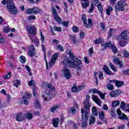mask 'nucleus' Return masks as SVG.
<instances>
[{"mask_svg":"<svg viewBox=\"0 0 129 129\" xmlns=\"http://www.w3.org/2000/svg\"><path fill=\"white\" fill-rule=\"evenodd\" d=\"M69 55L71 58V59H74V58H75V56H74V54H73V53H72V52H71V51H70L69 52Z\"/></svg>","mask_w":129,"mask_h":129,"instance_id":"obj_55","label":"nucleus"},{"mask_svg":"<svg viewBox=\"0 0 129 129\" xmlns=\"http://www.w3.org/2000/svg\"><path fill=\"white\" fill-rule=\"evenodd\" d=\"M69 37L74 44H76L77 43V40H76V37L75 35H69Z\"/></svg>","mask_w":129,"mask_h":129,"instance_id":"obj_25","label":"nucleus"},{"mask_svg":"<svg viewBox=\"0 0 129 129\" xmlns=\"http://www.w3.org/2000/svg\"><path fill=\"white\" fill-rule=\"evenodd\" d=\"M52 13V16H54L55 14L57 15L58 13H57V11H56V9L55 8L53 7L51 10Z\"/></svg>","mask_w":129,"mask_h":129,"instance_id":"obj_59","label":"nucleus"},{"mask_svg":"<svg viewBox=\"0 0 129 129\" xmlns=\"http://www.w3.org/2000/svg\"><path fill=\"white\" fill-rule=\"evenodd\" d=\"M118 44L120 47H125L127 44V42L125 41L119 40Z\"/></svg>","mask_w":129,"mask_h":129,"instance_id":"obj_27","label":"nucleus"},{"mask_svg":"<svg viewBox=\"0 0 129 129\" xmlns=\"http://www.w3.org/2000/svg\"><path fill=\"white\" fill-rule=\"evenodd\" d=\"M119 119H121V120H128V118H127V116L125 115L124 113H122V114H120L119 116L118 117Z\"/></svg>","mask_w":129,"mask_h":129,"instance_id":"obj_23","label":"nucleus"},{"mask_svg":"<svg viewBox=\"0 0 129 129\" xmlns=\"http://www.w3.org/2000/svg\"><path fill=\"white\" fill-rule=\"evenodd\" d=\"M109 67L110 68L114 71V72H116L117 71V70L116 69V67L114 65H113L112 63H109Z\"/></svg>","mask_w":129,"mask_h":129,"instance_id":"obj_37","label":"nucleus"},{"mask_svg":"<svg viewBox=\"0 0 129 129\" xmlns=\"http://www.w3.org/2000/svg\"><path fill=\"white\" fill-rule=\"evenodd\" d=\"M92 110L93 115H95V116H97V115H98V112L97 111L96 107H93Z\"/></svg>","mask_w":129,"mask_h":129,"instance_id":"obj_28","label":"nucleus"},{"mask_svg":"<svg viewBox=\"0 0 129 129\" xmlns=\"http://www.w3.org/2000/svg\"><path fill=\"white\" fill-rule=\"evenodd\" d=\"M59 55H60L59 52H56L54 54L51 59L50 61L48 63L49 67H52L53 65H55V62H56V60H58V57H59Z\"/></svg>","mask_w":129,"mask_h":129,"instance_id":"obj_7","label":"nucleus"},{"mask_svg":"<svg viewBox=\"0 0 129 129\" xmlns=\"http://www.w3.org/2000/svg\"><path fill=\"white\" fill-rule=\"evenodd\" d=\"M23 99H30L31 98V94H28L27 92L25 94V95L23 96Z\"/></svg>","mask_w":129,"mask_h":129,"instance_id":"obj_38","label":"nucleus"},{"mask_svg":"<svg viewBox=\"0 0 129 129\" xmlns=\"http://www.w3.org/2000/svg\"><path fill=\"white\" fill-rule=\"evenodd\" d=\"M20 61L22 63H25L26 62V57L23 55L20 56Z\"/></svg>","mask_w":129,"mask_h":129,"instance_id":"obj_51","label":"nucleus"},{"mask_svg":"<svg viewBox=\"0 0 129 129\" xmlns=\"http://www.w3.org/2000/svg\"><path fill=\"white\" fill-rule=\"evenodd\" d=\"M72 91H73V92H78V88L76 87V86H74L73 87Z\"/></svg>","mask_w":129,"mask_h":129,"instance_id":"obj_60","label":"nucleus"},{"mask_svg":"<svg viewBox=\"0 0 129 129\" xmlns=\"http://www.w3.org/2000/svg\"><path fill=\"white\" fill-rule=\"evenodd\" d=\"M82 20L86 28H90V27L89 26V25L87 24V19L86 15H85V14H83L82 15Z\"/></svg>","mask_w":129,"mask_h":129,"instance_id":"obj_20","label":"nucleus"},{"mask_svg":"<svg viewBox=\"0 0 129 129\" xmlns=\"http://www.w3.org/2000/svg\"><path fill=\"white\" fill-rule=\"evenodd\" d=\"M87 119H88V115H84L83 117V114L82 115V128L83 129H85L86 126H87Z\"/></svg>","mask_w":129,"mask_h":129,"instance_id":"obj_9","label":"nucleus"},{"mask_svg":"<svg viewBox=\"0 0 129 129\" xmlns=\"http://www.w3.org/2000/svg\"><path fill=\"white\" fill-rule=\"evenodd\" d=\"M107 88L108 89V90H113L114 88L113 87V85L111 84H108L107 85Z\"/></svg>","mask_w":129,"mask_h":129,"instance_id":"obj_43","label":"nucleus"},{"mask_svg":"<svg viewBox=\"0 0 129 129\" xmlns=\"http://www.w3.org/2000/svg\"><path fill=\"white\" fill-rule=\"evenodd\" d=\"M31 20H36V16L34 15L30 16L28 17V20L31 21Z\"/></svg>","mask_w":129,"mask_h":129,"instance_id":"obj_52","label":"nucleus"},{"mask_svg":"<svg viewBox=\"0 0 129 129\" xmlns=\"http://www.w3.org/2000/svg\"><path fill=\"white\" fill-rule=\"evenodd\" d=\"M56 22L58 23V24H61L62 23V19L59 16H58V14H54V16H52Z\"/></svg>","mask_w":129,"mask_h":129,"instance_id":"obj_22","label":"nucleus"},{"mask_svg":"<svg viewBox=\"0 0 129 129\" xmlns=\"http://www.w3.org/2000/svg\"><path fill=\"white\" fill-rule=\"evenodd\" d=\"M57 50H60L61 52H63L64 51V48L61 45H58L56 46Z\"/></svg>","mask_w":129,"mask_h":129,"instance_id":"obj_42","label":"nucleus"},{"mask_svg":"<svg viewBox=\"0 0 129 129\" xmlns=\"http://www.w3.org/2000/svg\"><path fill=\"white\" fill-rule=\"evenodd\" d=\"M35 47H34L33 45H31L28 47V55L30 57H33L35 56V54H36V52L35 51Z\"/></svg>","mask_w":129,"mask_h":129,"instance_id":"obj_10","label":"nucleus"},{"mask_svg":"<svg viewBox=\"0 0 129 129\" xmlns=\"http://www.w3.org/2000/svg\"><path fill=\"white\" fill-rule=\"evenodd\" d=\"M73 31L74 33H77V32L79 31V28H78L77 26H74L73 28Z\"/></svg>","mask_w":129,"mask_h":129,"instance_id":"obj_56","label":"nucleus"},{"mask_svg":"<svg viewBox=\"0 0 129 129\" xmlns=\"http://www.w3.org/2000/svg\"><path fill=\"white\" fill-rule=\"evenodd\" d=\"M84 110L83 109H81V113L83 114H85L86 117L89 114V109L90 108V103L88 101H84Z\"/></svg>","mask_w":129,"mask_h":129,"instance_id":"obj_4","label":"nucleus"},{"mask_svg":"<svg viewBox=\"0 0 129 129\" xmlns=\"http://www.w3.org/2000/svg\"><path fill=\"white\" fill-rule=\"evenodd\" d=\"M120 107L122 110H126V107L125 106V103L124 102L122 101L121 102Z\"/></svg>","mask_w":129,"mask_h":129,"instance_id":"obj_39","label":"nucleus"},{"mask_svg":"<svg viewBox=\"0 0 129 129\" xmlns=\"http://www.w3.org/2000/svg\"><path fill=\"white\" fill-rule=\"evenodd\" d=\"M94 122H95V118H94V116H92L90 118L89 123L90 125H91L94 123Z\"/></svg>","mask_w":129,"mask_h":129,"instance_id":"obj_36","label":"nucleus"},{"mask_svg":"<svg viewBox=\"0 0 129 129\" xmlns=\"http://www.w3.org/2000/svg\"><path fill=\"white\" fill-rule=\"evenodd\" d=\"M92 92H93V94H98V95H99L101 99H104V95H103L102 92L99 91L97 89H93L89 90V93H91Z\"/></svg>","mask_w":129,"mask_h":129,"instance_id":"obj_8","label":"nucleus"},{"mask_svg":"<svg viewBox=\"0 0 129 129\" xmlns=\"http://www.w3.org/2000/svg\"><path fill=\"white\" fill-rule=\"evenodd\" d=\"M113 61L114 64L119 66V68H123V63L122 62V61L119 60V58L118 57H114Z\"/></svg>","mask_w":129,"mask_h":129,"instance_id":"obj_12","label":"nucleus"},{"mask_svg":"<svg viewBox=\"0 0 129 129\" xmlns=\"http://www.w3.org/2000/svg\"><path fill=\"white\" fill-rule=\"evenodd\" d=\"M41 10L37 7H34L32 9H29L27 10V14H39Z\"/></svg>","mask_w":129,"mask_h":129,"instance_id":"obj_14","label":"nucleus"},{"mask_svg":"<svg viewBox=\"0 0 129 129\" xmlns=\"http://www.w3.org/2000/svg\"><path fill=\"white\" fill-rule=\"evenodd\" d=\"M28 85L31 87V86H33L34 87H36V82L34 80H31L28 82Z\"/></svg>","mask_w":129,"mask_h":129,"instance_id":"obj_29","label":"nucleus"},{"mask_svg":"<svg viewBox=\"0 0 129 129\" xmlns=\"http://www.w3.org/2000/svg\"><path fill=\"white\" fill-rule=\"evenodd\" d=\"M52 91L49 90L46 91L44 94H42V97L44 101H49L50 99H52Z\"/></svg>","mask_w":129,"mask_h":129,"instance_id":"obj_6","label":"nucleus"},{"mask_svg":"<svg viewBox=\"0 0 129 129\" xmlns=\"http://www.w3.org/2000/svg\"><path fill=\"white\" fill-rule=\"evenodd\" d=\"M7 8L10 14L12 15H17L18 14V9L12 1H8Z\"/></svg>","mask_w":129,"mask_h":129,"instance_id":"obj_2","label":"nucleus"},{"mask_svg":"<svg viewBox=\"0 0 129 129\" xmlns=\"http://www.w3.org/2000/svg\"><path fill=\"white\" fill-rule=\"evenodd\" d=\"M26 115L24 113L19 112L16 115V118L17 121H23L25 120Z\"/></svg>","mask_w":129,"mask_h":129,"instance_id":"obj_11","label":"nucleus"},{"mask_svg":"<svg viewBox=\"0 0 129 129\" xmlns=\"http://www.w3.org/2000/svg\"><path fill=\"white\" fill-rule=\"evenodd\" d=\"M110 115H111V117H113L115 118L116 117V114H115V110L114 109L112 108L110 111Z\"/></svg>","mask_w":129,"mask_h":129,"instance_id":"obj_30","label":"nucleus"},{"mask_svg":"<svg viewBox=\"0 0 129 129\" xmlns=\"http://www.w3.org/2000/svg\"><path fill=\"white\" fill-rule=\"evenodd\" d=\"M103 70L107 75H112V72L109 70L107 66H104Z\"/></svg>","mask_w":129,"mask_h":129,"instance_id":"obj_21","label":"nucleus"},{"mask_svg":"<svg viewBox=\"0 0 129 129\" xmlns=\"http://www.w3.org/2000/svg\"><path fill=\"white\" fill-rule=\"evenodd\" d=\"M119 105V101H115L112 102V106L113 107H115Z\"/></svg>","mask_w":129,"mask_h":129,"instance_id":"obj_40","label":"nucleus"},{"mask_svg":"<svg viewBox=\"0 0 129 129\" xmlns=\"http://www.w3.org/2000/svg\"><path fill=\"white\" fill-rule=\"evenodd\" d=\"M10 31V27L7 26L4 28L3 32L4 33H9Z\"/></svg>","mask_w":129,"mask_h":129,"instance_id":"obj_50","label":"nucleus"},{"mask_svg":"<svg viewBox=\"0 0 129 129\" xmlns=\"http://www.w3.org/2000/svg\"><path fill=\"white\" fill-rule=\"evenodd\" d=\"M104 112L102 111L101 112L99 113V116L101 119H104Z\"/></svg>","mask_w":129,"mask_h":129,"instance_id":"obj_44","label":"nucleus"},{"mask_svg":"<svg viewBox=\"0 0 129 129\" xmlns=\"http://www.w3.org/2000/svg\"><path fill=\"white\" fill-rule=\"evenodd\" d=\"M98 9V11L99 12V13L100 14H102L103 13V8H102V5H101V4H99L97 6Z\"/></svg>","mask_w":129,"mask_h":129,"instance_id":"obj_33","label":"nucleus"},{"mask_svg":"<svg viewBox=\"0 0 129 129\" xmlns=\"http://www.w3.org/2000/svg\"><path fill=\"white\" fill-rule=\"evenodd\" d=\"M47 87L48 88H49V89H50V90H52V91H54V90H55V88L53 86H52L51 84H48L47 85Z\"/></svg>","mask_w":129,"mask_h":129,"instance_id":"obj_48","label":"nucleus"},{"mask_svg":"<svg viewBox=\"0 0 129 129\" xmlns=\"http://www.w3.org/2000/svg\"><path fill=\"white\" fill-rule=\"evenodd\" d=\"M25 117L28 120H30V119H32L34 117V115L31 113H27Z\"/></svg>","mask_w":129,"mask_h":129,"instance_id":"obj_32","label":"nucleus"},{"mask_svg":"<svg viewBox=\"0 0 129 129\" xmlns=\"http://www.w3.org/2000/svg\"><path fill=\"white\" fill-rule=\"evenodd\" d=\"M119 37L122 40H127L129 39V32L126 31H123L119 35Z\"/></svg>","mask_w":129,"mask_h":129,"instance_id":"obj_13","label":"nucleus"},{"mask_svg":"<svg viewBox=\"0 0 129 129\" xmlns=\"http://www.w3.org/2000/svg\"><path fill=\"white\" fill-rule=\"evenodd\" d=\"M61 24L63 26H64V27H68V25H69V21L61 22Z\"/></svg>","mask_w":129,"mask_h":129,"instance_id":"obj_62","label":"nucleus"},{"mask_svg":"<svg viewBox=\"0 0 129 129\" xmlns=\"http://www.w3.org/2000/svg\"><path fill=\"white\" fill-rule=\"evenodd\" d=\"M112 82L115 83L116 86L117 87H121L122 85L124 84V83L122 81H119L117 80H110V83H111Z\"/></svg>","mask_w":129,"mask_h":129,"instance_id":"obj_19","label":"nucleus"},{"mask_svg":"<svg viewBox=\"0 0 129 129\" xmlns=\"http://www.w3.org/2000/svg\"><path fill=\"white\" fill-rule=\"evenodd\" d=\"M36 30L37 29L34 25H31L27 29V32H28V33L31 35H36Z\"/></svg>","mask_w":129,"mask_h":129,"instance_id":"obj_17","label":"nucleus"},{"mask_svg":"<svg viewBox=\"0 0 129 129\" xmlns=\"http://www.w3.org/2000/svg\"><path fill=\"white\" fill-rule=\"evenodd\" d=\"M121 94V91L118 90L116 91H113L111 93H110L109 95L111 97H116V96H118V95H120Z\"/></svg>","mask_w":129,"mask_h":129,"instance_id":"obj_18","label":"nucleus"},{"mask_svg":"<svg viewBox=\"0 0 129 129\" xmlns=\"http://www.w3.org/2000/svg\"><path fill=\"white\" fill-rule=\"evenodd\" d=\"M103 41V39L101 37H99V38L96 39L94 43L96 44H100L102 41Z\"/></svg>","mask_w":129,"mask_h":129,"instance_id":"obj_35","label":"nucleus"},{"mask_svg":"<svg viewBox=\"0 0 129 129\" xmlns=\"http://www.w3.org/2000/svg\"><path fill=\"white\" fill-rule=\"evenodd\" d=\"M82 6L83 9H86L89 6V3L88 2H85V3H82Z\"/></svg>","mask_w":129,"mask_h":129,"instance_id":"obj_47","label":"nucleus"},{"mask_svg":"<svg viewBox=\"0 0 129 129\" xmlns=\"http://www.w3.org/2000/svg\"><path fill=\"white\" fill-rule=\"evenodd\" d=\"M63 65L68 66V67H71L72 68H76L79 65H81V60L77 59L73 61L69 60V58L65 57L62 62Z\"/></svg>","mask_w":129,"mask_h":129,"instance_id":"obj_1","label":"nucleus"},{"mask_svg":"<svg viewBox=\"0 0 129 129\" xmlns=\"http://www.w3.org/2000/svg\"><path fill=\"white\" fill-rule=\"evenodd\" d=\"M92 100L93 101L97 103L99 106H101V103H102V101L100 99L98 98V97L94 94H92Z\"/></svg>","mask_w":129,"mask_h":129,"instance_id":"obj_15","label":"nucleus"},{"mask_svg":"<svg viewBox=\"0 0 129 129\" xmlns=\"http://www.w3.org/2000/svg\"><path fill=\"white\" fill-rule=\"evenodd\" d=\"M40 106H41V105L40 104V103L39 102V101H36L35 107H36V108H40Z\"/></svg>","mask_w":129,"mask_h":129,"instance_id":"obj_58","label":"nucleus"},{"mask_svg":"<svg viewBox=\"0 0 129 129\" xmlns=\"http://www.w3.org/2000/svg\"><path fill=\"white\" fill-rule=\"evenodd\" d=\"M99 78L100 80H102V79H103V73H102V72H100Z\"/></svg>","mask_w":129,"mask_h":129,"instance_id":"obj_57","label":"nucleus"},{"mask_svg":"<svg viewBox=\"0 0 129 129\" xmlns=\"http://www.w3.org/2000/svg\"><path fill=\"white\" fill-rule=\"evenodd\" d=\"M53 29H54V31H56V32H62V28H61L60 27L54 26L53 27Z\"/></svg>","mask_w":129,"mask_h":129,"instance_id":"obj_45","label":"nucleus"},{"mask_svg":"<svg viewBox=\"0 0 129 129\" xmlns=\"http://www.w3.org/2000/svg\"><path fill=\"white\" fill-rule=\"evenodd\" d=\"M73 129H78V125L76 123H74L73 125Z\"/></svg>","mask_w":129,"mask_h":129,"instance_id":"obj_64","label":"nucleus"},{"mask_svg":"<svg viewBox=\"0 0 129 129\" xmlns=\"http://www.w3.org/2000/svg\"><path fill=\"white\" fill-rule=\"evenodd\" d=\"M126 6L125 0H120L115 6L116 11L118 12H124V6Z\"/></svg>","mask_w":129,"mask_h":129,"instance_id":"obj_3","label":"nucleus"},{"mask_svg":"<svg viewBox=\"0 0 129 129\" xmlns=\"http://www.w3.org/2000/svg\"><path fill=\"white\" fill-rule=\"evenodd\" d=\"M112 31H113V29H110L109 31H108V36L107 37V38L108 39H109L112 35Z\"/></svg>","mask_w":129,"mask_h":129,"instance_id":"obj_46","label":"nucleus"},{"mask_svg":"<svg viewBox=\"0 0 129 129\" xmlns=\"http://www.w3.org/2000/svg\"><path fill=\"white\" fill-rule=\"evenodd\" d=\"M100 26L102 31H105V30H106V28H105V25H104V23L101 22L100 23Z\"/></svg>","mask_w":129,"mask_h":129,"instance_id":"obj_54","label":"nucleus"},{"mask_svg":"<svg viewBox=\"0 0 129 129\" xmlns=\"http://www.w3.org/2000/svg\"><path fill=\"white\" fill-rule=\"evenodd\" d=\"M101 46L103 47V51H104V50H105V49H106L107 47H111L114 54L117 53V48H116V46L112 45L111 41L107 42L105 44H101Z\"/></svg>","mask_w":129,"mask_h":129,"instance_id":"obj_5","label":"nucleus"},{"mask_svg":"<svg viewBox=\"0 0 129 129\" xmlns=\"http://www.w3.org/2000/svg\"><path fill=\"white\" fill-rule=\"evenodd\" d=\"M123 74L124 75H129V69L124 71L123 72Z\"/></svg>","mask_w":129,"mask_h":129,"instance_id":"obj_63","label":"nucleus"},{"mask_svg":"<svg viewBox=\"0 0 129 129\" xmlns=\"http://www.w3.org/2000/svg\"><path fill=\"white\" fill-rule=\"evenodd\" d=\"M11 75H12V74H11V72H9L7 75L5 76L4 77V79H9V78H11Z\"/></svg>","mask_w":129,"mask_h":129,"instance_id":"obj_61","label":"nucleus"},{"mask_svg":"<svg viewBox=\"0 0 129 129\" xmlns=\"http://www.w3.org/2000/svg\"><path fill=\"white\" fill-rule=\"evenodd\" d=\"M113 11V9H112V7L111 6H110L108 7V9L106 10V13L107 16H110V12Z\"/></svg>","mask_w":129,"mask_h":129,"instance_id":"obj_31","label":"nucleus"},{"mask_svg":"<svg viewBox=\"0 0 129 129\" xmlns=\"http://www.w3.org/2000/svg\"><path fill=\"white\" fill-rule=\"evenodd\" d=\"M63 74H64V77L67 79H70L71 78V74L70 73V71L68 69L64 68L62 70Z\"/></svg>","mask_w":129,"mask_h":129,"instance_id":"obj_16","label":"nucleus"},{"mask_svg":"<svg viewBox=\"0 0 129 129\" xmlns=\"http://www.w3.org/2000/svg\"><path fill=\"white\" fill-rule=\"evenodd\" d=\"M94 10V5L93 4V3H92V4L91 5L90 9L89 10V12L90 13H92L93 12Z\"/></svg>","mask_w":129,"mask_h":129,"instance_id":"obj_53","label":"nucleus"},{"mask_svg":"<svg viewBox=\"0 0 129 129\" xmlns=\"http://www.w3.org/2000/svg\"><path fill=\"white\" fill-rule=\"evenodd\" d=\"M123 55L124 56V57H126V58H129V52L128 51H126V50H124L123 52Z\"/></svg>","mask_w":129,"mask_h":129,"instance_id":"obj_49","label":"nucleus"},{"mask_svg":"<svg viewBox=\"0 0 129 129\" xmlns=\"http://www.w3.org/2000/svg\"><path fill=\"white\" fill-rule=\"evenodd\" d=\"M21 83V81H20V80H17L15 81V83H14V86H15V87H17L18 88V87H19V85H20Z\"/></svg>","mask_w":129,"mask_h":129,"instance_id":"obj_41","label":"nucleus"},{"mask_svg":"<svg viewBox=\"0 0 129 129\" xmlns=\"http://www.w3.org/2000/svg\"><path fill=\"white\" fill-rule=\"evenodd\" d=\"M60 107L59 105H54L50 109L51 112H54L55 110H57L58 108Z\"/></svg>","mask_w":129,"mask_h":129,"instance_id":"obj_26","label":"nucleus"},{"mask_svg":"<svg viewBox=\"0 0 129 129\" xmlns=\"http://www.w3.org/2000/svg\"><path fill=\"white\" fill-rule=\"evenodd\" d=\"M52 123L54 127H58V123H59V118H56L53 119Z\"/></svg>","mask_w":129,"mask_h":129,"instance_id":"obj_24","label":"nucleus"},{"mask_svg":"<svg viewBox=\"0 0 129 129\" xmlns=\"http://www.w3.org/2000/svg\"><path fill=\"white\" fill-rule=\"evenodd\" d=\"M30 38V40H31L32 43H34V44H35V45H38L39 44V40L38 39V38H37V37H35L34 39H33L31 37Z\"/></svg>","mask_w":129,"mask_h":129,"instance_id":"obj_34","label":"nucleus"}]
</instances>
